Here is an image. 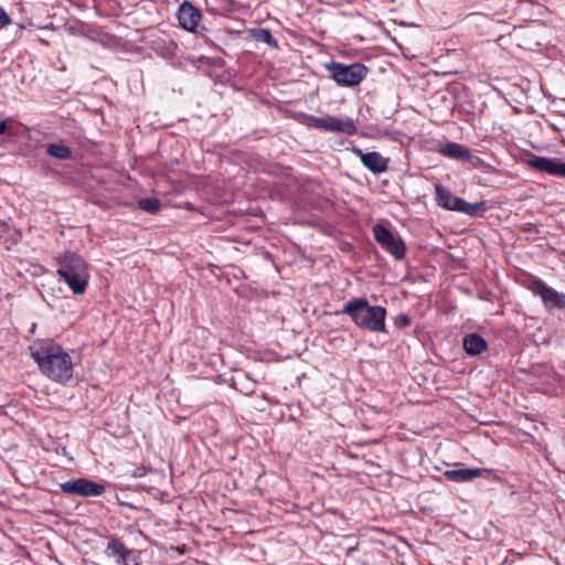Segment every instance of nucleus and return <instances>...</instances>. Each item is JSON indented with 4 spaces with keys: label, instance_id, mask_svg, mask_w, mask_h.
Wrapping results in <instances>:
<instances>
[{
    "label": "nucleus",
    "instance_id": "f03ea898",
    "mask_svg": "<svg viewBox=\"0 0 565 565\" xmlns=\"http://www.w3.org/2000/svg\"><path fill=\"white\" fill-rule=\"evenodd\" d=\"M341 313L348 315L353 323L370 332H386V309L371 306L366 298H353L347 301Z\"/></svg>",
    "mask_w": 565,
    "mask_h": 565
},
{
    "label": "nucleus",
    "instance_id": "aec40b11",
    "mask_svg": "<svg viewBox=\"0 0 565 565\" xmlns=\"http://www.w3.org/2000/svg\"><path fill=\"white\" fill-rule=\"evenodd\" d=\"M328 116L329 115L317 117V116L308 115V116H306L303 124L306 126H308L309 128H316V129L328 131V125H329Z\"/></svg>",
    "mask_w": 565,
    "mask_h": 565
},
{
    "label": "nucleus",
    "instance_id": "a211bd4d",
    "mask_svg": "<svg viewBox=\"0 0 565 565\" xmlns=\"http://www.w3.org/2000/svg\"><path fill=\"white\" fill-rule=\"evenodd\" d=\"M46 152L60 160H68L72 158V149L62 143H50L46 146Z\"/></svg>",
    "mask_w": 565,
    "mask_h": 565
},
{
    "label": "nucleus",
    "instance_id": "dca6fc26",
    "mask_svg": "<svg viewBox=\"0 0 565 565\" xmlns=\"http://www.w3.org/2000/svg\"><path fill=\"white\" fill-rule=\"evenodd\" d=\"M439 152L444 154L445 157L451 158V159H459V160H470L472 154L468 148L465 146L449 141L445 143Z\"/></svg>",
    "mask_w": 565,
    "mask_h": 565
},
{
    "label": "nucleus",
    "instance_id": "f257e3e1",
    "mask_svg": "<svg viewBox=\"0 0 565 565\" xmlns=\"http://www.w3.org/2000/svg\"><path fill=\"white\" fill-rule=\"evenodd\" d=\"M29 350L40 371L47 379L60 384H65L72 379V358L53 340L35 341L29 347Z\"/></svg>",
    "mask_w": 565,
    "mask_h": 565
},
{
    "label": "nucleus",
    "instance_id": "4468645a",
    "mask_svg": "<svg viewBox=\"0 0 565 565\" xmlns=\"http://www.w3.org/2000/svg\"><path fill=\"white\" fill-rule=\"evenodd\" d=\"M328 131L342 132L348 136L356 134L358 128L354 121L349 117L328 116Z\"/></svg>",
    "mask_w": 565,
    "mask_h": 565
},
{
    "label": "nucleus",
    "instance_id": "7ed1b4c3",
    "mask_svg": "<svg viewBox=\"0 0 565 565\" xmlns=\"http://www.w3.org/2000/svg\"><path fill=\"white\" fill-rule=\"evenodd\" d=\"M56 274L75 295H83L90 278L86 262L75 252H65L56 258Z\"/></svg>",
    "mask_w": 565,
    "mask_h": 565
},
{
    "label": "nucleus",
    "instance_id": "412c9836",
    "mask_svg": "<svg viewBox=\"0 0 565 565\" xmlns=\"http://www.w3.org/2000/svg\"><path fill=\"white\" fill-rule=\"evenodd\" d=\"M138 206L145 212L156 214L160 210V201L156 198H145L138 201Z\"/></svg>",
    "mask_w": 565,
    "mask_h": 565
},
{
    "label": "nucleus",
    "instance_id": "5701e85b",
    "mask_svg": "<svg viewBox=\"0 0 565 565\" xmlns=\"http://www.w3.org/2000/svg\"><path fill=\"white\" fill-rule=\"evenodd\" d=\"M397 323L401 327H408L411 324V318L406 313H399L397 316Z\"/></svg>",
    "mask_w": 565,
    "mask_h": 565
},
{
    "label": "nucleus",
    "instance_id": "f3484780",
    "mask_svg": "<svg viewBox=\"0 0 565 565\" xmlns=\"http://www.w3.org/2000/svg\"><path fill=\"white\" fill-rule=\"evenodd\" d=\"M487 211L486 203L483 201H479L476 203H469L466 200L461 199L458 211L459 213L469 215V216H483Z\"/></svg>",
    "mask_w": 565,
    "mask_h": 565
},
{
    "label": "nucleus",
    "instance_id": "f8f14e48",
    "mask_svg": "<svg viewBox=\"0 0 565 565\" xmlns=\"http://www.w3.org/2000/svg\"><path fill=\"white\" fill-rule=\"evenodd\" d=\"M105 554L113 558L117 565H128L131 551L119 540L110 539L107 543Z\"/></svg>",
    "mask_w": 565,
    "mask_h": 565
},
{
    "label": "nucleus",
    "instance_id": "0eeeda50",
    "mask_svg": "<svg viewBox=\"0 0 565 565\" xmlns=\"http://www.w3.org/2000/svg\"><path fill=\"white\" fill-rule=\"evenodd\" d=\"M526 162L533 170L565 179V162L558 158L531 156Z\"/></svg>",
    "mask_w": 565,
    "mask_h": 565
},
{
    "label": "nucleus",
    "instance_id": "2eb2a0df",
    "mask_svg": "<svg viewBox=\"0 0 565 565\" xmlns=\"http://www.w3.org/2000/svg\"><path fill=\"white\" fill-rule=\"evenodd\" d=\"M463 349L467 354L475 356L483 353L488 349V343L481 335L470 333L463 338Z\"/></svg>",
    "mask_w": 565,
    "mask_h": 565
},
{
    "label": "nucleus",
    "instance_id": "6e6552de",
    "mask_svg": "<svg viewBox=\"0 0 565 565\" xmlns=\"http://www.w3.org/2000/svg\"><path fill=\"white\" fill-rule=\"evenodd\" d=\"M535 296H540L546 307L564 309L565 294L558 292L543 281H535L532 288Z\"/></svg>",
    "mask_w": 565,
    "mask_h": 565
},
{
    "label": "nucleus",
    "instance_id": "6ab92c4d",
    "mask_svg": "<svg viewBox=\"0 0 565 565\" xmlns=\"http://www.w3.org/2000/svg\"><path fill=\"white\" fill-rule=\"evenodd\" d=\"M252 38L257 42H262L271 49L278 47V42L268 29H256L252 31Z\"/></svg>",
    "mask_w": 565,
    "mask_h": 565
},
{
    "label": "nucleus",
    "instance_id": "4be33fe9",
    "mask_svg": "<svg viewBox=\"0 0 565 565\" xmlns=\"http://www.w3.org/2000/svg\"><path fill=\"white\" fill-rule=\"evenodd\" d=\"M10 24H12V19L7 13L4 8L2 6H0V29L8 26Z\"/></svg>",
    "mask_w": 565,
    "mask_h": 565
},
{
    "label": "nucleus",
    "instance_id": "423d86ee",
    "mask_svg": "<svg viewBox=\"0 0 565 565\" xmlns=\"http://www.w3.org/2000/svg\"><path fill=\"white\" fill-rule=\"evenodd\" d=\"M62 492L84 498L98 497L105 492L102 483L92 481L86 478L71 479L60 484Z\"/></svg>",
    "mask_w": 565,
    "mask_h": 565
},
{
    "label": "nucleus",
    "instance_id": "20e7f679",
    "mask_svg": "<svg viewBox=\"0 0 565 565\" xmlns=\"http://www.w3.org/2000/svg\"><path fill=\"white\" fill-rule=\"evenodd\" d=\"M330 77L340 86L359 85L366 76L367 68L361 63L345 65L338 62L327 64Z\"/></svg>",
    "mask_w": 565,
    "mask_h": 565
},
{
    "label": "nucleus",
    "instance_id": "9d476101",
    "mask_svg": "<svg viewBox=\"0 0 565 565\" xmlns=\"http://www.w3.org/2000/svg\"><path fill=\"white\" fill-rule=\"evenodd\" d=\"M354 152L360 157L363 166L371 172L380 174L387 170L388 160L380 152H363L361 149H355Z\"/></svg>",
    "mask_w": 565,
    "mask_h": 565
},
{
    "label": "nucleus",
    "instance_id": "ddd939ff",
    "mask_svg": "<svg viewBox=\"0 0 565 565\" xmlns=\"http://www.w3.org/2000/svg\"><path fill=\"white\" fill-rule=\"evenodd\" d=\"M437 205L447 210L457 212L461 198L455 196L449 189L441 184L435 185Z\"/></svg>",
    "mask_w": 565,
    "mask_h": 565
},
{
    "label": "nucleus",
    "instance_id": "1a4fd4ad",
    "mask_svg": "<svg viewBox=\"0 0 565 565\" xmlns=\"http://www.w3.org/2000/svg\"><path fill=\"white\" fill-rule=\"evenodd\" d=\"M178 20L182 29L195 32L201 21V12L192 3L185 1L180 6Z\"/></svg>",
    "mask_w": 565,
    "mask_h": 565
},
{
    "label": "nucleus",
    "instance_id": "b1692460",
    "mask_svg": "<svg viewBox=\"0 0 565 565\" xmlns=\"http://www.w3.org/2000/svg\"><path fill=\"white\" fill-rule=\"evenodd\" d=\"M8 130V125L6 121H0V135H4Z\"/></svg>",
    "mask_w": 565,
    "mask_h": 565
},
{
    "label": "nucleus",
    "instance_id": "39448f33",
    "mask_svg": "<svg viewBox=\"0 0 565 565\" xmlns=\"http://www.w3.org/2000/svg\"><path fill=\"white\" fill-rule=\"evenodd\" d=\"M373 233L376 242L396 259H403L405 257L406 247L403 239L392 233L388 228L381 224L373 226Z\"/></svg>",
    "mask_w": 565,
    "mask_h": 565
},
{
    "label": "nucleus",
    "instance_id": "9b49d317",
    "mask_svg": "<svg viewBox=\"0 0 565 565\" xmlns=\"http://www.w3.org/2000/svg\"><path fill=\"white\" fill-rule=\"evenodd\" d=\"M492 471L486 468H459L452 470H446L444 476L455 482H467L473 478L484 477L490 475Z\"/></svg>",
    "mask_w": 565,
    "mask_h": 565
}]
</instances>
